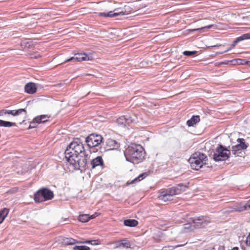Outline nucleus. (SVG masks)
Returning <instances> with one entry per match:
<instances>
[{
	"label": "nucleus",
	"mask_w": 250,
	"mask_h": 250,
	"mask_svg": "<svg viewBox=\"0 0 250 250\" xmlns=\"http://www.w3.org/2000/svg\"><path fill=\"white\" fill-rule=\"evenodd\" d=\"M82 241H77L72 238H64L63 239L62 244L64 246L73 245L75 244H80Z\"/></svg>",
	"instance_id": "15"
},
{
	"label": "nucleus",
	"mask_w": 250,
	"mask_h": 250,
	"mask_svg": "<svg viewBox=\"0 0 250 250\" xmlns=\"http://www.w3.org/2000/svg\"><path fill=\"white\" fill-rule=\"evenodd\" d=\"M121 244L124 248L128 249L131 248L130 242L126 239H122Z\"/></svg>",
	"instance_id": "27"
},
{
	"label": "nucleus",
	"mask_w": 250,
	"mask_h": 250,
	"mask_svg": "<svg viewBox=\"0 0 250 250\" xmlns=\"http://www.w3.org/2000/svg\"><path fill=\"white\" fill-rule=\"evenodd\" d=\"M78 220L83 223H85L90 220V215L89 214H83L78 216Z\"/></svg>",
	"instance_id": "23"
},
{
	"label": "nucleus",
	"mask_w": 250,
	"mask_h": 250,
	"mask_svg": "<svg viewBox=\"0 0 250 250\" xmlns=\"http://www.w3.org/2000/svg\"><path fill=\"white\" fill-rule=\"evenodd\" d=\"M200 116L198 115H193L191 118L187 122V125L188 126H192L197 123L200 122Z\"/></svg>",
	"instance_id": "16"
},
{
	"label": "nucleus",
	"mask_w": 250,
	"mask_h": 250,
	"mask_svg": "<svg viewBox=\"0 0 250 250\" xmlns=\"http://www.w3.org/2000/svg\"><path fill=\"white\" fill-rule=\"evenodd\" d=\"M24 91L29 94H33L37 91L36 84L34 83L30 82L26 83L24 86Z\"/></svg>",
	"instance_id": "13"
},
{
	"label": "nucleus",
	"mask_w": 250,
	"mask_h": 250,
	"mask_svg": "<svg viewBox=\"0 0 250 250\" xmlns=\"http://www.w3.org/2000/svg\"><path fill=\"white\" fill-rule=\"evenodd\" d=\"M125 15V12L120 8L115 9L114 11H110L107 13V17L112 18L118 16Z\"/></svg>",
	"instance_id": "14"
},
{
	"label": "nucleus",
	"mask_w": 250,
	"mask_h": 250,
	"mask_svg": "<svg viewBox=\"0 0 250 250\" xmlns=\"http://www.w3.org/2000/svg\"><path fill=\"white\" fill-rule=\"evenodd\" d=\"M50 117V116L48 115H41L39 116H37L34 118V121L38 123V124L41 123H44L48 121L46 120L47 118H49Z\"/></svg>",
	"instance_id": "18"
},
{
	"label": "nucleus",
	"mask_w": 250,
	"mask_h": 250,
	"mask_svg": "<svg viewBox=\"0 0 250 250\" xmlns=\"http://www.w3.org/2000/svg\"><path fill=\"white\" fill-rule=\"evenodd\" d=\"M31 58H35V59L37 58V57H36V56H35V57H31Z\"/></svg>",
	"instance_id": "52"
},
{
	"label": "nucleus",
	"mask_w": 250,
	"mask_h": 250,
	"mask_svg": "<svg viewBox=\"0 0 250 250\" xmlns=\"http://www.w3.org/2000/svg\"><path fill=\"white\" fill-rule=\"evenodd\" d=\"M230 151L221 144L218 145L213 154L212 158L215 162L226 161L230 156Z\"/></svg>",
	"instance_id": "6"
},
{
	"label": "nucleus",
	"mask_w": 250,
	"mask_h": 250,
	"mask_svg": "<svg viewBox=\"0 0 250 250\" xmlns=\"http://www.w3.org/2000/svg\"><path fill=\"white\" fill-rule=\"evenodd\" d=\"M84 142L86 144V147L91 153L90 148L98 146L101 143L104 144L102 136L97 133H92L86 138H84Z\"/></svg>",
	"instance_id": "7"
},
{
	"label": "nucleus",
	"mask_w": 250,
	"mask_h": 250,
	"mask_svg": "<svg viewBox=\"0 0 250 250\" xmlns=\"http://www.w3.org/2000/svg\"><path fill=\"white\" fill-rule=\"evenodd\" d=\"M231 49V48H229V49H228L227 50L224 51L223 52H220V53H219V54H223L224 52L225 53V52H228L229 50H230Z\"/></svg>",
	"instance_id": "47"
},
{
	"label": "nucleus",
	"mask_w": 250,
	"mask_h": 250,
	"mask_svg": "<svg viewBox=\"0 0 250 250\" xmlns=\"http://www.w3.org/2000/svg\"><path fill=\"white\" fill-rule=\"evenodd\" d=\"M245 205H246L248 209L250 208V199L247 202Z\"/></svg>",
	"instance_id": "45"
},
{
	"label": "nucleus",
	"mask_w": 250,
	"mask_h": 250,
	"mask_svg": "<svg viewBox=\"0 0 250 250\" xmlns=\"http://www.w3.org/2000/svg\"><path fill=\"white\" fill-rule=\"evenodd\" d=\"M238 144L232 146V152L233 155L239 156L242 150L246 149L248 146V143H247L243 138H238L237 139Z\"/></svg>",
	"instance_id": "8"
},
{
	"label": "nucleus",
	"mask_w": 250,
	"mask_h": 250,
	"mask_svg": "<svg viewBox=\"0 0 250 250\" xmlns=\"http://www.w3.org/2000/svg\"><path fill=\"white\" fill-rule=\"evenodd\" d=\"M72 250H90V248L86 246H75Z\"/></svg>",
	"instance_id": "28"
},
{
	"label": "nucleus",
	"mask_w": 250,
	"mask_h": 250,
	"mask_svg": "<svg viewBox=\"0 0 250 250\" xmlns=\"http://www.w3.org/2000/svg\"><path fill=\"white\" fill-rule=\"evenodd\" d=\"M135 179L138 180V181L139 182H140L141 180L140 179V178H139V176H138L137 177L135 178Z\"/></svg>",
	"instance_id": "51"
},
{
	"label": "nucleus",
	"mask_w": 250,
	"mask_h": 250,
	"mask_svg": "<svg viewBox=\"0 0 250 250\" xmlns=\"http://www.w3.org/2000/svg\"><path fill=\"white\" fill-rule=\"evenodd\" d=\"M100 240L99 239H95V240H87L84 241H82L81 244H91V245H98L100 244Z\"/></svg>",
	"instance_id": "24"
},
{
	"label": "nucleus",
	"mask_w": 250,
	"mask_h": 250,
	"mask_svg": "<svg viewBox=\"0 0 250 250\" xmlns=\"http://www.w3.org/2000/svg\"><path fill=\"white\" fill-rule=\"evenodd\" d=\"M96 216L95 214H92L91 215H90V220L95 218L96 217Z\"/></svg>",
	"instance_id": "46"
},
{
	"label": "nucleus",
	"mask_w": 250,
	"mask_h": 250,
	"mask_svg": "<svg viewBox=\"0 0 250 250\" xmlns=\"http://www.w3.org/2000/svg\"><path fill=\"white\" fill-rule=\"evenodd\" d=\"M105 145L107 149H117L120 146V144L117 141L109 138L106 140Z\"/></svg>",
	"instance_id": "12"
},
{
	"label": "nucleus",
	"mask_w": 250,
	"mask_h": 250,
	"mask_svg": "<svg viewBox=\"0 0 250 250\" xmlns=\"http://www.w3.org/2000/svg\"><path fill=\"white\" fill-rule=\"evenodd\" d=\"M238 43V42H237V41H236V40H235L232 43L231 45V46L232 48H233L235 46V45Z\"/></svg>",
	"instance_id": "44"
},
{
	"label": "nucleus",
	"mask_w": 250,
	"mask_h": 250,
	"mask_svg": "<svg viewBox=\"0 0 250 250\" xmlns=\"http://www.w3.org/2000/svg\"><path fill=\"white\" fill-rule=\"evenodd\" d=\"M184 245H171V246L168 245L167 246L163 247L162 249V250H164V249L166 248H171L172 250H174L177 248L183 246Z\"/></svg>",
	"instance_id": "33"
},
{
	"label": "nucleus",
	"mask_w": 250,
	"mask_h": 250,
	"mask_svg": "<svg viewBox=\"0 0 250 250\" xmlns=\"http://www.w3.org/2000/svg\"><path fill=\"white\" fill-rule=\"evenodd\" d=\"M87 150L83 141L75 138L67 146L64 153V158L74 169L85 170L88 168L87 160L89 155Z\"/></svg>",
	"instance_id": "1"
},
{
	"label": "nucleus",
	"mask_w": 250,
	"mask_h": 250,
	"mask_svg": "<svg viewBox=\"0 0 250 250\" xmlns=\"http://www.w3.org/2000/svg\"><path fill=\"white\" fill-rule=\"evenodd\" d=\"M244 243L247 246L250 247V238H249V236H247Z\"/></svg>",
	"instance_id": "39"
},
{
	"label": "nucleus",
	"mask_w": 250,
	"mask_h": 250,
	"mask_svg": "<svg viewBox=\"0 0 250 250\" xmlns=\"http://www.w3.org/2000/svg\"><path fill=\"white\" fill-rule=\"evenodd\" d=\"M245 62L246 64L250 66V61H246Z\"/></svg>",
	"instance_id": "48"
},
{
	"label": "nucleus",
	"mask_w": 250,
	"mask_h": 250,
	"mask_svg": "<svg viewBox=\"0 0 250 250\" xmlns=\"http://www.w3.org/2000/svg\"><path fill=\"white\" fill-rule=\"evenodd\" d=\"M139 182L138 181V180H137L135 178H134V179L132 180L131 181H128L127 182V184L128 185H132V184H136L137 183H138Z\"/></svg>",
	"instance_id": "40"
},
{
	"label": "nucleus",
	"mask_w": 250,
	"mask_h": 250,
	"mask_svg": "<svg viewBox=\"0 0 250 250\" xmlns=\"http://www.w3.org/2000/svg\"><path fill=\"white\" fill-rule=\"evenodd\" d=\"M248 39H250V33L244 34L242 35H241L235 39L236 41H237V42L238 43L241 41H244L245 40H248Z\"/></svg>",
	"instance_id": "26"
},
{
	"label": "nucleus",
	"mask_w": 250,
	"mask_h": 250,
	"mask_svg": "<svg viewBox=\"0 0 250 250\" xmlns=\"http://www.w3.org/2000/svg\"><path fill=\"white\" fill-rule=\"evenodd\" d=\"M197 53L196 51H184L183 54L186 56H191Z\"/></svg>",
	"instance_id": "31"
},
{
	"label": "nucleus",
	"mask_w": 250,
	"mask_h": 250,
	"mask_svg": "<svg viewBox=\"0 0 250 250\" xmlns=\"http://www.w3.org/2000/svg\"><path fill=\"white\" fill-rule=\"evenodd\" d=\"M188 162L192 169L198 170L203 165L208 164V159L205 154L197 151L192 154Z\"/></svg>",
	"instance_id": "4"
},
{
	"label": "nucleus",
	"mask_w": 250,
	"mask_h": 250,
	"mask_svg": "<svg viewBox=\"0 0 250 250\" xmlns=\"http://www.w3.org/2000/svg\"><path fill=\"white\" fill-rule=\"evenodd\" d=\"M215 250V248L214 247L212 249V250Z\"/></svg>",
	"instance_id": "54"
},
{
	"label": "nucleus",
	"mask_w": 250,
	"mask_h": 250,
	"mask_svg": "<svg viewBox=\"0 0 250 250\" xmlns=\"http://www.w3.org/2000/svg\"><path fill=\"white\" fill-rule=\"evenodd\" d=\"M38 123H36L34 121V118L33 119V121L30 123V125L28 127V129H32L36 127Z\"/></svg>",
	"instance_id": "34"
},
{
	"label": "nucleus",
	"mask_w": 250,
	"mask_h": 250,
	"mask_svg": "<svg viewBox=\"0 0 250 250\" xmlns=\"http://www.w3.org/2000/svg\"><path fill=\"white\" fill-rule=\"evenodd\" d=\"M7 110H0V116H3L4 115L7 114Z\"/></svg>",
	"instance_id": "41"
},
{
	"label": "nucleus",
	"mask_w": 250,
	"mask_h": 250,
	"mask_svg": "<svg viewBox=\"0 0 250 250\" xmlns=\"http://www.w3.org/2000/svg\"><path fill=\"white\" fill-rule=\"evenodd\" d=\"M122 240H119L115 242V246L117 248L120 247L122 246L121 244Z\"/></svg>",
	"instance_id": "43"
},
{
	"label": "nucleus",
	"mask_w": 250,
	"mask_h": 250,
	"mask_svg": "<svg viewBox=\"0 0 250 250\" xmlns=\"http://www.w3.org/2000/svg\"><path fill=\"white\" fill-rule=\"evenodd\" d=\"M224 246H220V248L218 249V250H224Z\"/></svg>",
	"instance_id": "49"
},
{
	"label": "nucleus",
	"mask_w": 250,
	"mask_h": 250,
	"mask_svg": "<svg viewBox=\"0 0 250 250\" xmlns=\"http://www.w3.org/2000/svg\"><path fill=\"white\" fill-rule=\"evenodd\" d=\"M53 197V192L46 188H40L34 194V201L37 203L51 200Z\"/></svg>",
	"instance_id": "5"
},
{
	"label": "nucleus",
	"mask_w": 250,
	"mask_h": 250,
	"mask_svg": "<svg viewBox=\"0 0 250 250\" xmlns=\"http://www.w3.org/2000/svg\"><path fill=\"white\" fill-rule=\"evenodd\" d=\"M248 207L246 206V205H241L240 207H239L237 209V211L239 212L243 211L244 210H246L248 209Z\"/></svg>",
	"instance_id": "35"
},
{
	"label": "nucleus",
	"mask_w": 250,
	"mask_h": 250,
	"mask_svg": "<svg viewBox=\"0 0 250 250\" xmlns=\"http://www.w3.org/2000/svg\"><path fill=\"white\" fill-rule=\"evenodd\" d=\"M234 61H228V60H225L223 62H221L218 63V65H227L228 64L229 62H232Z\"/></svg>",
	"instance_id": "37"
},
{
	"label": "nucleus",
	"mask_w": 250,
	"mask_h": 250,
	"mask_svg": "<svg viewBox=\"0 0 250 250\" xmlns=\"http://www.w3.org/2000/svg\"><path fill=\"white\" fill-rule=\"evenodd\" d=\"M79 58L75 54L74 56L70 57V58L66 60L65 62H70V61H75L78 62H80L81 61L78 60Z\"/></svg>",
	"instance_id": "32"
},
{
	"label": "nucleus",
	"mask_w": 250,
	"mask_h": 250,
	"mask_svg": "<svg viewBox=\"0 0 250 250\" xmlns=\"http://www.w3.org/2000/svg\"><path fill=\"white\" fill-rule=\"evenodd\" d=\"M148 175H149L148 172H145L140 174L139 175V178H140L141 180L142 181V180H143L145 178H146Z\"/></svg>",
	"instance_id": "36"
},
{
	"label": "nucleus",
	"mask_w": 250,
	"mask_h": 250,
	"mask_svg": "<svg viewBox=\"0 0 250 250\" xmlns=\"http://www.w3.org/2000/svg\"><path fill=\"white\" fill-rule=\"evenodd\" d=\"M134 121V118L129 115H124L118 118L116 123L119 126L125 127L129 126L130 124Z\"/></svg>",
	"instance_id": "10"
},
{
	"label": "nucleus",
	"mask_w": 250,
	"mask_h": 250,
	"mask_svg": "<svg viewBox=\"0 0 250 250\" xmlns=\"http://www.w3.org/2000/svg\"><path fill=\"white\" fill-rule=\"evenodd\" d=\"M21 46L23 49L32 48L33 47V42L31 39H25L21 42Z\"/></svg>",
	"instance_id": "17"
},
{
	"label": "nucleus",
	"mask_w": 250,
	"mask_h": 250,
	"mask_svg": "<svg viewBox=\"0 0 250 250\" xmlns=\"http://www.w3.org/2000/svg\"><path fill=\"white\" fill-rule=\"evenodd\" d=\"M213 26V24H210V25L205 26L204 27H201V28H195V29H192L191 30H192V31H193V32L197 31H204L206 29H210V28H211Z\"/></svg>",
	"instance_id": "29"
},
{
	"label": "nucleus",
	"mask_w": 250,
	"mask_h": 250,
	"mask_svg": "<svg viewBox=\"0 0 250 250\" xmlns=\"http://www.w3.org/2000/svg\"><path fill=\"white\" fill-rule=\"evenodd\" d=\"M126 161L134 164L143 162L146 158L144 148L140 145L132 143L124 151Z\"/></svg>",
	"instance_id": "2"
},
{
	"label": "nucleus",
	"mask_w": 250,
	"mask_h": 250,
	"mask_svg": "<svg viewBox=\"0 0 250 250\" xmlns=\"http://www.w3.org/2000/svg\"><path fill=\"white\" fill-rule=\"evenodd\" d=\"M192 222L194 224V228H205L210 222V218L207 216H200L192 218Z\"/></svg>",
	"instance_id": "9"
},
{
	"label": "nucleus",
	"mask_w": 250,
	"mask_h": 250,
	"mask_svg": "<svg viewBox=\"0 0 250 250\" xmlns=\"http://www.w3.org/2000/svg\"><path fill=\"white\" fill-rule=\"evenodd\" d=\"M189 183H180L161 191L159 195V199L164 202L171 201L173 196L179 194L186 190L188 188Z\"/></svg>",
	"instance_id": "3"
},
{
	"label": "nucleus",
	"mask_w": 250,
	"mask_h": 250,
	"mask_svg": "<svg viewBox=\"0 0 250 250\" xmlns=\"http://www.w3.org/2000/svg\"><path fill=\"white\" fill-rule=\"evenodd\" d=\"M248 236H249V238H250V232L249 233V234Z\"/></svg>",
	"instance_id": "53"
},
{
	"label": "nucleus",
	"mask_w": 250,
	"mask_h": 250,
	"mask_svg": "<svg viewBox=\"0 0 250 250\" xmlns=\"http://www.w3.org/2000/svg\"><path fill=\"white\" fill-rule=\"evenodd\" d=\"M9 213V209L7 208H3L0 210V224L4 220Z\"/></svg>",
	"instance_id": "22"
},
{
	"label": "nucleus",
	"mask_w": 250,
	"mask_h": 250,
	"mask_svg": "<svg viewBox=\"0 0 250 250\" xmlns=\"http://www.w3.org/2000/svg\"><path fill=\"white\" fill-rule=\"evenodd\" d=\"M234 61H236L238 64H246V60L243 59H237L236 60H233Z\"/></svg>",
	"instance_id": "38"
},
{
	"label": "nucleus",
	"mask_w": 250,
	"mask_h": 250,
	"mask_svg": "<svg viewBox=\"0 0 250 250\" xmlns=\"http://www.w3.org/2000/svg\"><path fill=\"white\" fill-rule=\"evenodd\" d=\"M124 224L126 227H134L138 224V222L135 219H128L124 220Z\"/></svg>",
	"instance_id": "19"
},
{
	"label": "nucleus",
	"mask_w": 250,
	"mask_h": 250,
	"mask_svg": "<svg viewBox=\"0 0 250 250\" xmlns=\"http://www.w3.org/2000/svg\"><path fill=\"white\" fill-rule=\"evenodd\" d=\"M22 112H24L25 115L26 114L27 112L25 108H20L17 110H7V114H10L14 116L19 115L21 114Z\"/></svg>",
	"instance_id": "20"
},
{
	"label": "nucleus",
	"mask_w": 250,
	"mask_h": 250,
	"mask_svg": "<svg viewBox=\"0 0 250 250\" xmlns=\"http://www.w3.org/2000/svg\"><path fill=\"white\" fill-rule=\"evenodd\" d=\"M184 229L185 230H187L188 231L192 230L194 228V225H192L191 224L188 223L184 225Z\"/></svg>",
	"instance_id": "30"
},
{
	"label": "nucleus",
	"mask_w": 250,
	"mask_h": 250,
	"mask_svg": "<svg viewBox=\"0 0 250 250\" xmlns=\"http://www.w3.org/2000/svg\"><path fill=\"white\" fill-rule=\"evenodd\" d=\"M98 15L100 17H107V13L105 12H100Z\"/></svg>",
	"instance_id": "42"
},
{
	"label": "nucleus",
	"mask_w": 250,
	"mask_h": 250,
	"mask_svg": "<svg viewBox=\"0 0 250 250\" xmlns=\"http://www.w3.org/2000/svg\"><path fill=\"white\" fill-rule=\"evenodd\" d=\"M16 124L15 123H13L9 121H6L2 120H0V127H10L11 126H16Z\"/></svg>",
	"instance_id": "21"
},
{
	"label": "nucleus",
	"mask_w": 250,
	"mask_h": 250,
	"mask_svg": "<svg viewBox=\"0 0 250 250\" xmlns=\"http://www.w3.org/2000/svg\"><path fill=\"white\" fill-rule=\"evenodd\" d=\"M231 250H239V248L237 247H233Z\"/></svg>",
	"instance_id": "50"
},
{
	"label": "nucleus",
	"mask_w": 250,
	"mask_h": 250,
	"mask_svg": "<svg viewBox=\"0 0 250 250\" xmlns=\"http://www.w3.org/2000/svg\"><path fill=\"white\" fill-rule=\"evenodd\" d=\"M90 166H91V168L92 169L95 168L96 167L98 166H100L102 168H104V162L102 157L101 156H97L94 159H93L90 162Z\"/></svg>",
	"instance_id": "11"
},
{
	"label": "nucleus",
	"mask_w": 250,
	"mask_h": 250,
	"mask_svg": "<svg viewBox=\"0 0 250 250\" xmlns=\"http://www.w3.org/2000/svg\"><path fill=\"white\" fill-rule=\"evenodd\" d=\"M76 54L79 58L78 60L81 62L90 60L89 56L85 53H76Z\"/></svg>",
	"instance_id": "25"
}]
</instances>
